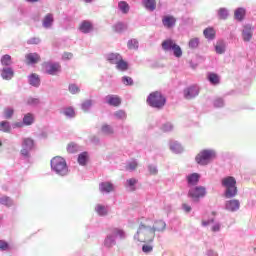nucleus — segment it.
<instances>
[{"label": "nucleus", "mask_w": 256, "mask_h": 256, "mask_svg": "<svg viewBox=\"0 0 256 256\" xmlns=\"http://www.w3.org/2000/svg\"><path fill=\"white\" fill-rule=\"evenodd\" d=\"M138 228L134 234V241L138 243H153L156 233H164L167 223L163 220L153 221L151 218H141Z\"/></svg>", "instance_id": "1"}, {"label": "nucleus", "mask_w": 256, "mask_h": 256, "mask_svg": "<svg viewBox=\"0 0 256 256\" xmlns=\"http://www.w3.org/2000/svg\"><path fill=\"white\" fill-rule=\"evenodd\" d=\"M117 239L119 241H125V239H127V232L123 230V228H112L104 239V247H106V249H113V247L117 245Z\"/></svg>", "instance_id": "2"}, {"label": "nucleus", "mask_w": 256, "mask_h": 256, "mask_svg": "<svg viewBox=\"0 0 256 256\" xmlns=\"http://www.w3.org/2000/svg\"><path fill=\"white\" fill-rule=\"evenodd\" d=\"M51 169L56 175L60 177H65L69 175V167L67 166V161L64 160L61 156H56L52 158L51 162Z\"/></svg>", "instance_id": "3"}, {"label": "nucleus", "mask_w": 256, "mask_h": 256, "mask_svg": "<svg viewBox=\"0 0 256 256\" xmlns=\"http://www.w3.org/2000/svg\"><path fill=\"white\" fill-rule=\"evenodd\" d=\"M222 187L226 188L225 197L226 199H233L237 196V180L233 176H227L221 181Z\"/></svg>", "instance_id": "4"}, {"label": "nucleus", "mask_w": 256, "mask_h": 256, "mask_svg": "<svg viewBox=\"0 0 256 256\" xmlns=\"http://www.w3.org/2000/svg\"><path fill=\"white\" fill-rule=\"evenodd\" d=\"M215 159H217V151L215 149H204L196 156V163L205 166L215 161Z\"/></svg>", "instance_id": "5"}, {"label": "nucleus", "mask_w": 256, "mask_h": 256, "mask_svg": "<svg viewBox=\"0 0 256 256\" xmlns=\"http://www.w3.org/2000/svg\"><path fill=\"white\" fill-rule=\"evenodd\" d=\"M161 47L165 53H173L174 57H177L178 59L183 57V50L181 49V46L175 43L171 38L164 40Z\"/></svg>", "instance_id": "6"}, {"label": "nucleus", "mask_w": 256, "mask_h": 256, "mask_svg": "<svg viewBox=\"0 0 256 256\" xmlns=\"http://www.w3.org/2000/svg\"><path fill=\"white\" fill-rule=\"evenodd\" d=\"M147 103L154 109H163V107H165V103H167V100L164 98L161 92L156 91L149 94Z\"/></svg>", "instance_id": "7"}, {"label": "nucleus", "mask_w": 256, "mask_h": 256, "mask_svg": "<svg viewBox=\"0 0 256 256\" xmlns=\"http://www.w3.org/2000/svg\"><path fill=\"white\" fill-rule=\"evenodd\" d=\"M34 147H35V141H33V139L23 138L22 139L21 155L23 157H29L31 155V151H33Z\"/></svg>", "instance_id": "8"}, {"label": "nucleus", "mask_w": 256, "mask_h": 256, "mask_svg": "<svg viewBox=\"0 0 256 256\" xmlns=\"http://www.w3.org/2000/svg\"><path fill=\"white\" fill-rule=\"evenodd\" d=\"M188 195L194 201H199V199H201V198L205 197V195H207V189L203 186H196L189 190Z\"/></svg>", "instance_id": "9"}, {"label": "nucleus", "mask_w": 256, "mask_h": 256, "mask_svg": "<svg viewBox=\"0 0 256 256\" xmlns=\"http://www.w3.org/2000/svg\"><path fill=\"white\" fill-rule=\"evenodd\" d=\"M45 73L47 75L55 76L58 73H61V65L57 62H46L44 63Z\"/></svg>", "instance_id": "10"}, {"label": "nucleus", "mask_w": 256, "mask_h": 256, "mask_svg": "<svg viewBox=\"0 0 256 256\" xmlns=\"http://www.w3.org/2000/svg\"><path fill=\"white\" fill-rule=\"evenodd\" d=\"M184 98L186 99H195L199 95V86L192 85L183 91Z\"/></svg>", "instance_id": "11"}, {"label": "nucleus", "mask_w": 256, "mask_h": 256, "mask_svg": "<svg viewBox=\"0 0 256 256\" xmlns=\"http://www.w3.org/2000/svg\"><path fill=\"white\" fill-rule=\"evenodd\" d=\"M240 207L241 202H239L237 199H232L225 202V210L229 211L230 213L239 211Z\"/></svg>", "instance_id": "12"}, {"label": "nucleus", "mask_w": 256, "mask_h": 256, "mask_svg": "<svg viewBox=\"0 0 256 256\" xmlns=\"http://www.w3.org/2000/svg\"><path fill=\"white\" fill-rule=\"evenodd\" d=\"M100 133L105 137H112L115 135V128L111 124L103 123L100 127Z\"/></svg>", "instance_id": "13"}, {"label": "nucleus", "mask_w": 256, "mask_h": 256, "mask_svg": "<svg viewBox=\"0 0 256 256\" xmlns=\"http://www.w3.org/2000/svg\"><path fill=\"white\" fill-rule=\"evenodd\" d=\"M105 103L111 107H119L121 105V98L117 95H107L105 97Z\"/></svg>", "instance_id": "14"}, {"label": "nucleus", "mask_w": 256, "mask_h": 256, "mask_svg": "<svg viewBox=\"0 0 256 256\" xmlns=\"http://www.w3.org/2000/svg\"><path fill=\"white\" fill-rule=\"evenodd\" d=\"M27 65H37L41 61V56L38 53H29L25 55Z\"/></svg>", "instance_id": "15"}, {"label": "nucleus", "mask_w": 256, "mask_h": 256, "mask_svg": "<svg viewBox=\"0 0 256 256\" xmlns=\"http://www.w3.org/2000/svg\"><path fill=\"white\" fill-rule=\"evenodd\" d=\"M1 77L5 81H11V79L15 77V71H13V68L11 67H4L1 70Z\"/></svg>", "instance_id": "16"}, {"label": "nucleus", "mask_w": 256, "mask_h": 256, "mask_svg": "<svg viewBox=\"0 0 256 256\" xmlns=\"http://www.w3.org/2000/svg\"><path fill=\"white\" fill-rule=\"evenodd\" d=\"M242 39L246 43H249L253 39V28L250 25H246L242 31Z\"/></svg>", "instance_id": "17"}, {"label": "nucleus", "mask_w": 256, "mask_h": 256, "mask_svg": "<svg viewBox=\"0 0 256 256\" xmlns=\"http://www.w3.org/2000/svg\"><path fill=\"white\" fill-rule=\"evenodd\" d=\"M199 179H201V175H199V173H192L186 176L188 187H195V185L199 183Z\"/></svg>", "instance_id": "18"}, {"label": "nucleus", "mask_w": 256, "mask_h": 256, "mask_svg": "<svg viewBox=\"0 0 256 256\" xmlns=\"http://www.w3.org/2000/svg\"><path fill=\"white\" fill-rule=\"evenodd\" d=\"M176 23H177V19H175L171 15H167L162 18V25H164V27H166L167 29H171L172 27H175Z\"/></svg>", "instance_id": "19"}, {"label": "nucleus", "mask_w": 256, "mask_h": 256, "mask_svg": "<svg viewBox=\"0 0 256 256\" xmlns=\"http://www.w3.org/2000/svg\"><path fill=\"white\" fill-rule=\"evenodd\" d=\"M142 7H144V9H146V11L153 13V11H155V9H157V1L156 0H142Z\"/></svg>", "instance_id": "20"}, {"label": "nucleus", "mask_w": 256, "mask_h": 256, "mask_svg": "<svg viewBox=\"0 0 256 256\" xmlns=\"http://www.w3.org/2000/svg\"><path fill=\"white\" fill-rule=\"evenodd\" d=\"M99 191L101 193H111L115 191V186L111 182H101L99 184Z\"/></svg>", "instance_id": "21"}, {"label": "nucleus", "mask_w": 256, "mask_h": 256, "mask_svg": "<svg viewBox=\"0 0 256 256\" xmlns=\"http://www.w3.org/2000/svg\"><path fill=\"white\" fill-rule=\"evenodd\" d=\"M79 31L84 34L91 33L93 31V24L90 21L84 20L79 25Z\"/></svg>", "instance_id": "22"}, {"label": "nucleus", "mask_w": 256, "mask_h": 256, "mask_svg": "<svg viewBox=\"0 0 256 256\" xmlns=\"http://www.w3.org/2000/svg\"><path fill=\"white\" fill-rule=\"evenodd\" d=\"M28 83L31 87H40L41 85V78L38 74L32 73L28 76Z\"/></svg>", "instance_id": "23"}, {"label": "nucleus", "mask_w": 256, "mask_h": 256, "mask_svg": "<svg viewBox=\"0 0 256 256\" xmlns=\"http://www.w3.org/2000/svg\"><path fill=\"white\" fill-rule=\"evenodd\" d=\"M123 57L119 53H109L106 55V60L108 63L111 65H116L118 64Z\"/></svg>", "instance_id": "24"}, {"label": "nucleus", "mask_w": 256, "mask_h": 256, "mask_svg": "<svg viewBox=\"0 0 256 256\" xmlns=\"http://www.w3.org/2000/svg\"><path fill=\"white\" fill-rule=\"evenodd\" d=\"M54 21L55 18H53V14L48 13L42 21V27H44V29H51L53 27Z\"/></svg>", "instance_id": "25"}, {"label": "nucleus", "mask_w": 256, "mask_h": 256, "mask_svg": "<svg viewBox=\"0 0 256 256\" xmlns=\"http://www.w3.org/2000/svg\"><path fill=\"white\" fill-rule=\"evenodd\" d=\"M95 211L99 217H107V215H109V207L103 204H97L95 206Z\"/></svg>", "instance_id": "26"}, {"label": "nucleus", "mask_w": 256, "mask_h": 256, "mask_svg": "<svg viewBox=\"0 0 256 256\" xmlns=\"http://www.w3.org/2000/svg\"><path fill=\"white\" fill-rule=\"evenodd\" d=\"M118 10L120 13H122V15H127L129 14V11H131V6L129 3H127V1H120L118 2Z\"/></svg>", "instance_id": "27"}, {"label": "nucleus", "mask_w": 256, "mask_h": 256, "mask_svg": "<svg viewBox=\"0 0 256 256\" xmlns=\"http://www.w3.org/2000/svg\"><path fill=\"white\" fill-rule=\"evenodd\" d=\"M170 150L172 151V153H183V146H181V144L175 140H171L170 141Z\"/></svg>", "instance_id": "28"}, {"label": "nucleus", "mask_w": 256, "mask_h": 256, "mask_svg": "<svg viewBox=\"0 0 256 256\" xmlns=\"http://www.w3.org/2000/svg\"><path fill=\"white\" fill-rule=\"evenodd\" d=\"M22 122L25 127H29L35 123V115L33 113H27L24 115Z\"/></svg>", "instance_id": "29"}, {"label": "nucleus", "mask_w": 256, "mask_h": 256, "mask_svg": "<svg viewBox=\"0 0 256 256\" xmlns=\"http://www.w3.org/2000/svg\"><path fill=\"white\" fill-rule=\"evenodd\" d=\"M113 118L116 121H126L127 120V112L125 110H117L112 114Z\"/></svg>", "instance_id": "30"}, {"label": "nucleus", "mask_w": 256, "mask_h": 256, "mask_svg": "<svg viewBox=\"0 0 256 256\" xmlns=\"http://www.w3.org/2000/svg\"><path fill=\"white\" fill-rule=\"evenodd\" d=\"M245 13V8H237L234 11V19H236V21H243V19H245Z\"/></svg>", "instance_id": "31"}, {"label": "nucleus", "mask_w": 256, "mask_h": 256, "mask_svg": "<svg viewBox=\"0 0 256 256\" xmlns=\"http://www.w3.org/2000/svg\"><path fill=\"white\" fill-rule=\"evenodd\" d=\"M87 161H89V153L88 152H82L78 155V163L82 167H85L87 165Z\"/></svg>", "instance_id": "32"}, {"label": "nucleus", "mask_w": 256, "mask_h": 256, "mask_svg": "<svg viewBox=\"0 0 256 256\" xmlns=\"http://www.w3.org/2000/svg\"><path fill=\"white\" fill-rule=\"evenodd\" d=\"M113 31H115V33H123L124 31H127V24L118 22L113 25Z\"/></svg>", "instance_id": "33"}, {"label": "nucleus", "mask_w": 256, "mask_h": 256, "mask_svg": "<svg viewBox=\"0 0 256 256\" xmlns=\"http://www.w3.org/2000/svg\"><path fill=\"white\" fill-rule=\"evenodd\" d=\"M203 35L206 39H208L209 41H213V39H215V29L209 27V28H206L204 31H203Z\"/></svg>", "instance_id": "34"}, {"label": "nucleus", "mask_w": 256, "mask_h": 256, "mask_svg": "<svg viewBox=\"0 0 256 256\" xmlns=\"http://www.w3.org/2000/svg\"><path fill=\"white\" fill-rule=\"evenodd\" d=\"M138 183V180L136 178H130L126 180V187L128 191H135L137 188L135 187Z\"/></svg>", "instance_id": "35"}, {"label": "nucleus", "mask_w": 256, "mask_h": 256, "mask_svg": "<svg viewBox=\"0 0 256 256\" xmlns=\"http://www.w3.org/2000/svg\"><path fill=\"white\" fill-rule=\"evenodd\" d=\"M226 45L224 41H218L215 45V51L218 55L225 53Z\"/></svg>", "instance_id": "36"}, {"label": "nucleus", "mask_w": 256, "mask_h": 256, "mask_svg": "<svg viewBox=\"0 0 256 256\" xmlns=\"http://www.w3.org/2000/svg\"><path fill=\"white\" fill-rule=\"evenodd\" d=\"M116 69H117L118 71H122V72L127 71V70L129 69V64H128L125 60H123V58H122V59H120V61L116 64Z\"/></svg>", "instance_id": "37"}, {"label": "nucleus", "mask_w": 256, "mask_h": 256, "mask_svg": "<svg viewBox=\"0 0 256 256\" xmlns=\"http://www.w3.org/2000/svg\"><path fill=\"white\" fill-rule=\"evenodd\" d=\"M0 131L2 133H9L11 131V123L9 121L0 122Z\"/></svg>", "instance_id": "38"}, {"label": "nucleus", "mask_w": 256, "mask_h": 256, "mask_svg": "<svg viewBox=\"0 0 256 256\" xmlns=\"http://www.w3.org/2000/svg\"><path fill=\"white\" fill-rule=\"evenodd\" d=\"M0 205L11 207L13 205V200L9 196H2L0 197Z\"/></svg>", "instance_id": "39"}, {"label": "nucleus", "mask_w": 256, "mask_h": 256, "mask_svg": "<svg viewBox=\"0 0 256 256\" xmlns=\"http://www.w3.org/2000/svg\"><path fill=\"white\" fill-rule=\"evenodd\" d=\"M142 243H147L142 246V251L146 254L149 255V253H153V242H142Z\"/></svg>", "instance_id": "40"}, {"label": "nucleus", "mask_w": 256, "mask_h": 256, "mask_svg": "<svg viewBox=\"0 0 256 256\" xmlns=\"http://www.w3.org/2000/svg\"><path fill=\"white\" fill-rule=\"evenodd\" d=\"M91 107H93V100H85L82 104H81V109L82 111H84L85 113H87Z\"/></svg>", "instance_id": "41"}, {"label": "nucleus", "mask_w": 256, "mask_h": 256, "mask_svg": "<svg viewBox=\"0 0 256 256\" xmlns=\"http://www.w3.org/2000/svg\"><path fill=\"white\" fill-rule=\"evenodd\" d=\"M208 81L212 85H219V76L215 73H210V74H208Z\"/></svg>", "instance_id": "42"}, {"label": "nucleus", "mask_w": 256, "mask_h": 256, "mask_svg": "<svg viewBox=\"0 0 256 256\" xmlns=\"http://www.w3.org/2000/svg\"><path fill=\"white\" fill-rule=\"evenodd\" d=\"M12 61H11V56L9 54H6L4 56H2L1 58V64L4 66V67H9L10 65H12Z\"/></svg>", "instance_id": "43"}, {"label": "nucleus", "mask_w": 256, "mask_h": 256, "mask_svg": "<svg viewBox=\"0 0 256 256\" xmlns=\"http://www.w3.org/2000/svg\"><path fill=\"white\" fill-rule=\"evenodd\" d=\"M229 17V10H227V8H220L218 10V18L219 19H227Z\"/></svg>", "instance_id": "44"}, {"label": "nucleus", "mask_w": 256, "mask_h": 256, "mask_svg": "<svg viewBox=\"0 0 256 256\" xmlns=\"http://www.w3.org/2000/svg\"><path fill=\"white\" fill-rule=\"evenodd\" d=\"M80 149H81V147L78 146L77 144H75L74 142H71L67 146L68 153H77V151H79Z\"/></svg>", "instance_id": "45"}, {"label": "nucleus", "mask_w": 256, "mask_h": 256, "mask_svg": "<svg viewBox=\"0 0 256 256\" xmlns=\"http://www.w3.org/2000/svg\"><path fill=\"white\" fill-rule=\"evenodd\" d=\"M200 40L199 38H191L188 43L189 49H197L199 47Z\"/></svg>", "instance_id": "46"}, {"label": "nucleus", "mask_w": 256, "mask_h": 256, "mask_svg": "<svg viewBox=\"0 0 256 256\" xmlns=\"http://www.w3.org/2000/svg\"><path fill=\"white\" fill-rule=\"evenodd\" d=\"M27 105H30L31 107H37V105H39V103H41V101L39 100V98H33L30 97L26 100Z\"/></svg>", "instance_id": "47"}, {"label": "nucleus", "mask_w": 256, "mask_h": 256, "mask_svg": "<svg viewBox=\"0 0 256 256\" xmlns=\"http://www.w3.org/2000/svg\"><path fill=\"white\" fill-rule=\"evenodd\" d=\"M15 113V110L11 107L5 108L4 109V118L5 119H11Z\"/></svg>", "instance_id": "48"}, {"label": "nucleus", "mask_w": 256, "mask_h": 256, "mask_svg": "<svg viewBox=\"0 0 256 256\" xmlns=\"http://www.w3.org/2000/svg\"><path fill=\"white\" fill-rule=\"evenodd\" d=\"M138 165L139 164L137 163V161L132 160L127 163L126 169H127V171H135V169H137Z\"/></svg>", "instance_id": "49"}, {"label": "nucleus", "mask_w": 256, "mask_h": 256, "mask_svg": "<svg viewBox=\"0 0 256 256\" xmlns=\"http://www.w3.org/2000/svg\"><path fill=\"white\" fill-rule=\"evenodd\" d=\"M128 49H139V41L137 39H131L127 43Z\"/></svg>", "instance_id": "50"}, {"label": "nucleus", "mask_w": 256, "mask_h": 256, "mask_svg": "<svg viewBox=\"0 0 256 256\" xmlns=\"http://www.w3.org/2000/svg\"><path fill=\"white\" fill-rule=\"evenodd\" d=\"M150 175H157L159 173V169L155 164H149L147 167Z\"/></svg>", "instance_id": "51"}, {"label": "nucleus", "mask_w": 256, "mask_h": 256, "mask_svg": "<svg viewBox=\"0 0 256 256\" xmlns=\"http://www.w3.org/2000/svg\"><path fill=\"white\" fill-rule=\"evenodd\" d=\"M63 114L65 115V117H68L69 119H73V117H75V110L73 108H66L63 111Z\"/></svg>", "instance_id": "52"}, {"label": "nucleus", "mask_w": 256, "mask_h": 256, "mask_svg": "<svg viewBox=\"0 0 256 256\" xmlns=\"http://www.w3.org/2000/svg\"><path fill=\"white\" fill-rule=\"evenodd\" d=\"M174 127L171 124V122L165 123L162 125V131H164V133H170V131H173Z\"/></svg>", "instance_id": "53"}, {"label": "nucleus", "mask_w": 256, "mask_h": 256, "mask_svg": "<svg viewBox=\"0 0 256 256\" xmlns=\"http://www.w3.org/2000/svg\"><path fill=\"white\" fill-rule=\"evenodd\" d=\"M214 107L216 108L225 107V101L223 100V98H216L214 100Z\"/></svg>", "instance_id": "54"}, {"label": "nucleus", "mask_w": 256, "mask_h": 256, "mask_svg": "<svg viewBox=\"0 0 256 256\" xmlns=\"http://www.w3.org/2000/svg\"><path fill=\"white\" fill-rule=\"evenodd\" d=\"M122 83H123V85L131 86V85H133V78H131L129 76H124V77H122Z\"/></svg>", "instance_id": "55"}, {"label": "nucleus", "mask_w": 256, "mask_h": 256, "mask_svg": "<svg viewBox=\"0 0 256 256\" xmlns=\"http://www.w3.org/2000/svg\"><path fill=\"white\" fill-rule=\"evenodd\" d=\"M69 91H70V93H72V95H77V93H79V91H81V90L77 87V85L70 84Z\"/></svg>", "instance_id": "56"}, {"label": "nucleus", "mask_w": 256, "mask_h": 256, "mask_svg": "<svg viewBox=\"0 0 256 256\" xmlns=\"http://www.w3.org/2000/svg\"><path fill=\"white\" fill-rule=\"evenodd\" d=\"M211 231H213V233H219V231H221V223H214L211 227Z\"/></svg>", "instance_id": "57"}, {"label": "nucleus", "mask_w": 256, "mask_h": 256, "mask_svg": "<svg viewBox=\"0 0 256 256\" xmlns=\"http://www.w3.org/2000/svg\"><path fill=\"white\" fill-rule=\"evenodd\" d=\"M28 45H39V43H41V39L34 37V38H30L27 41Z\"/></svg>", "instance_id": "58"}, {"label": "nucleus", "mask_w": 256, "mask_h": 256, "mask_svg": "<svg viewBox=\"0 0 256 256\" xmlns=\"http://www.w3.org/2000/svg\"><path fill=\"white\" fill-rule=\"evenodd\" d=\"M9 249V244L3 240H0V251H7Z\"/></svg>", "instance_id": "59"}, {"label": "nucleus", "mask_w": 256, "mask_h": 256, "mask_svg": "<svg viewBox=\"0 0 256 256\" xmlns=\"http://www.w3.org/2000/svg\"><path fill=\"white\" fill-rule=\"evenodd\" d=\"M13 129H22V127H25V124L22 122H14L12 124Z\"/></svg>", "instance_id": "60"}, {"label": "nucleus", "mask_w": 256, "mask_h": 256, "mask_svg": "<svg viewBox=\"0 0 256 256\" xmlns=\"http://www.w3.org/2000/svg\"><path fill=\"white\" fill-rule=\"evenodd\" d=\"M90 141H91V143H93L94 145H99V143H100V139H99V137H97V136H92L91 137V139H90Z\"/></svg>", "instance_id": "61"}, {"label": "nucleus", "mask_w": 256, "mask_h": 256, "mask_svg": "<svg viewBox=\"0 0 256 256\" xmlns=\"http://www.w3.org/2000/svg\"><path fill=\"white\" fill-rule=\"evenodd\" d=\"M182 209L185 213H191V206L188 204H182Z\"/></svg>", "instance_id": "62"}, {"label": "nucleus", "mask_w": 256, "mask_h": 256, "mask_svg": "<svg viewBox=\"0 0 256 256\" xmlns=\"http://www.w3.org/2000/svg\"><path fill=\"white\" fill-rule=\"evenodd\" d=\"M206 255H207V256H219V254H218L217 251H215V250H208V251L206 252Z\"/></svg>", "instance_id": "63"}, {"label": "nucleus", "mask_w": 256, "mask_h": 256, "mask_svg": "<svg viewBox=\"0 0 256 256\" xmlns=\"http://www.w3.org/2000/svg\"><path fill=\"white\" fill-rule=\"evenodd\" d=\"M211 223H213V219L204 220V221H202V226L207 227V225H211Z\"/></svg>", "instance_id": "64"}]
</instances>
